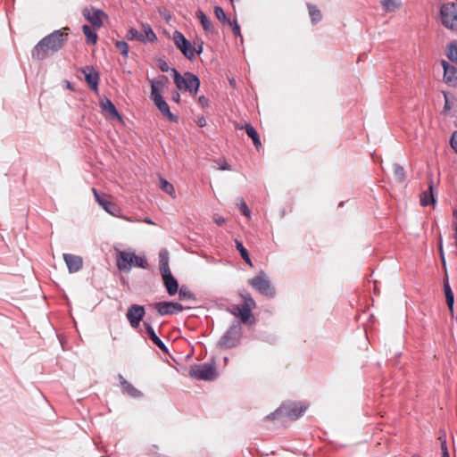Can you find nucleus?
I'll return each mask as SVG.
<instances>
[{
    "instance_id": "4468645a",
    "label": "nucleus",
    "mask_w": 457,
    "mask_h": 457,
    "mask_svg": "<svg viewBox=\"0 0 457 457\" xmlns=\"http://www.w3.org/2000/svg\"><path fill=\"white\" fill-rule=\"evenodd\" d=\"M81 72L85 76V80L88 87L94 91L98 89L99 74L92 66H86L81 69Z\"/></svg>"
},
{
    "instance_id": "f8f14e48",
    "label": "nucleus",
    "mask_w": 457,
    "mask_h": 457,
    "mask_svg": "<svg viewBox=\"0 0 457 457\" xmlns=\"http://www.w3.org/2000/svg\"><path fill=\"white\" fill-rule=\"evenodd\" d=\"M155 309L160 315L164 316L180 312L184 310V307L178 303L160 302L155 304Z\"/></svg>"
},
{
    "instance_id": "c03bdc74",
    "label": "nucleus",
    "mask_w": 457,
    "mask_h": 457,
    "mask_svg": "<svg viewBox=\"0 0 457 457\" xmlns=\"http://www.w3.org/2000/svg\"><path fill=\"white\" fill-rule=\"evenodd\" d=\"M238 207L245 216H246L247 218L251 216V212L244 201H240V203L238 204Z\"/></svg>"
},
{
    "instance_id": "3c124183",
    "label": "nucleus",
    "mask_w": 457,
    "mask_h": 457,
    "mask_svg": "<svg viewBox=\"0 0 457 457\" xmlns=\"http://www.w3.org/2000/svg\"><path fill=\"white\" fill-rule=\"evenodd\" d=\"M171 98L177 104L180 102V95L177 91L172 92Z\"/></svg>"
},
{
    "instance_id": "423d86ee",
    "label": "nucleus",
    "mask_w": 457,
    "mask_h": 457,
    "mask_svg": "<svg viewBox=\"0 0 457 457\" xmlns=\"http://www.w3.org/2000/svg\"><path fill=\"white\" fill-rule=\"evenodd\" d=\"M192 378L200 380H214L218 374L216 368L212 363H202L192 368L189 371Z\"/></svg>"
},
{
    "instance_id": "72a5a7b5",
    "label": "nucleus",
    "mask_w": 457,
    "mask_h": 457,
    "mask_svg": "<svg viewBox=\"0 0 457 457\" xmlns=\"http://www.w3.org/2000/svg\"><path fill=\"white\" fill-rule=\"evenodd\" d=\"M160 187L162 191H164L165 193H167L173 198L176 197L175 189H174L173 185L162 178L160 179Z\"/></svg>"
},
{
    "instance_id": "a19ab883",
    "label": "nucleus",
    "mask_w": 457,
    "mask_h": 457,
    "mask_svg": "<svg viewBox=\"0 0 457 457\" xmlns=\"http://www.w3.org/2000/svg\"><path fill=\"white\" fill-rule=\"evenodd\" d=\"M214 14H215L216 18H217L220 21H221V22H223V23H225V22H228V21L227 20V17H226L225 12H224V11H223V9H222L221 7H220V6H216V7L214 8Z\"/></svg>"
},
{
    "instance_id": "39448f33",
    "label": "nucleus",
    "mask_w": 457,
    "mask_h": 457,
    "mask_svg": "<svg viewBox=\"0 0 457 457\" xmlns=\"http://www.w3.org/2000/svg\"><path fill=\"white\" fill-rule=\"evenodd\" d=\"M305 409L306 408H303L297 403L283 404L275 412L267 416V418L275 420L285 417L288 420H295L303 413Z\"/></svg>"
},
{
    "instance_id": "79ce46f5",
    "label": "nucleus",
    "mask_w": 457,
    "mask_h": 457,
    "mask_svg": "<svg viewBox=\"0 0 457 457\" xmlns=\"http://www.w3.org/2000/svg\"><path fill=\"white\" fill-rule=\"evenodd\" d=\"M228 23L229 24V26L231 27V29L234 33V35L236 37H240L241 36V32H240V27L237 23V21L236 20L234 21H228Z\"/></svg>"
},
{
    "instance_id": "4c0bfd02",
    "label": "nucleus",
    "mask_w": 457,
    "mask_h": 457,
    "mask_svg": "<svg viewBox=\"0 0 457 457\" xmlns=\"http://www.w3.org/2000/svg\"><path fill=\"white\" fill-rule=\"evenodd\" d=\"M393 170H394V174H395V178L397 179V180L400 182L404 181V179H405L404 169L401 165H399L397 163H394Z\"/></svg>"
},
{
    "instance_id": "2f4dec72",
    "label": "nucleus",
    "mask_w": 457,
    "mask_h": 457,
    "mask_svg": "<svg viewBox=\"0 0 457 457\" xmlns=\"http://www.w3.org/2000/svg\"><path fill=\"white\" fill-rule=\"evenodd\" d=\"M82 30L84 35L87 37V42L92 45H95L97 41V35L94 32L88 25H84L82 27Z\"/></svg>"
},
{
    "instance_id": "e433bc0d",
    "label": "nucleus",
    "mask_w": 457,
    "mask_h": 457,
    "mask_svg": "<svg viewBox=\"0 0 457 457\" xmlns=\"http://www.w3.org/2000/svg\"><path fill=\"white\" fill-rule=\"evenodd\" d=\"M240 295L244 301V304L242 306L246 307L250 310L255 308V302L248 293H241Z\"/></svg>"
},
{
    "instance_id": "13d9d810",
    "label": "nucleus",
    "mask_w": 457,
    "mask_h": 457,
    "mask_svg": "<svg viewBox=\"0 0 457 457\" xmlns=\"http://www.w3.org/2000/svg\"><path fill=\"white\" fill-rule=\"evenodd\" d=\"M66 84H67V87L69 89H72V86H71V84L69 81H66Z\"/></svg>"
},
{
    "instance_id": "09e8293b",
    "label": "nucleus",
    "mask_w": 457,
    "mask_h": 457,
    "mask_svg": "<svg viewBox=\"0 0 457 457\" xmlns=\"http://www.w3.org/2000/svg\"><path fill=\"white\" fill-rule=\"evenodd\" d=\"M453 226L455 228V234L457 236V210L454 209L453 212Z\"/></svg>"
},
{
    "instance_id": "4d7b16f0",
    "label": "nucleus",
    "mask_w": 457,
    "mask_h": 457,
    "mask_svg": "<svg viewBox=\"0 0 457 457\" xmlns=\"http://www.w3.org/2000/svg\"><path fill=\"white\" fill-rule=\"evenodd\" d=\"M205 101H206V99H205V97H204V96H200V97H199V102H200L201 104H204Z\"/></svg>"
},
{
    "instance_id": "2eb2a0df",
    "label": "nucleus",
    "mask_w": 457,
    "mask_h": 457,
    "mask_svg": "<svg viewBox=\"0 0 457 457\" xmlns=\"http://www.w3.org/2000/svg\"><path fill=\"white\" fill-rule=\"evenodd\" d=\"M83 15L95 28H101L103 25V17L105 16L104 12L99 9L97 10H83Z\"/></svg>"
},
{
    "instance_id": "680f3d73",
    "label": "nucleus",
    "mask_w": 457,
    "mask_h": 457,
    "mask_svg": "<svg viewBox=\"0 0 457 457\" xmlns=\"http://www.w3.org/2000/svg\"><path fill=\"white\" fill-rule=\"evenodd\" d=\"M231 1L233 2L234 0H231Z\"/></svg>"
},
{
    "instance_id": "f704fd0d",
    "label": "nucleus",
    "mask_w": 457,
    "mask_h": 457,
    "mask_svg": "<svg viewBox=\"0 0 457 457\" xmlns=\"http://www.w3.org/2000/svg\"><path fill=\"white\" fill-rule=\"evenodd\" d=\"M235 244H236L237 249L240 253V255H241L242 259L245 260V262L248 263L250 266H253V263H252L251 259L249 257L248 251L245 248L243 244L240 241H238V240H235Z\"/></svg>"
},
{
    "instance_id": "9d476101",
    "label": "nucleus",
    "mask_w": 457,
    "mask_h": 457,
    "mask_svg": "<svg viewBox=\"0 0 457 457\" xmlns=\"http://www.w3.org/2000/svg\"><path fill=\"white\" fill-rule=\"evenodd\" d=\"M92 193L97 204L106 212L112 216L118 215V213L120 212V208L114 203L109 200V195L98 193V191L95 187L92 188Z\"/></svg>"
},
{
    "instance_id": "a878e982",
    "label": "nucleus",
    "mask_w": 457,
    "mask_h": 457,
    "mask_svg": "<svg viewBox=\"0 0 457 457\" xmlns=\"http://www.w3.org/2000/svg\"><path fill=\"white\" fill-rule=\"evenodd\" d=\"M444 292L445 295V301L448 308L450 309L451 312H453V303H454V296L453 293L450 287V285L448 283V280H446L444 283Z\"/></svg>"
},
{
    "instance_id": "6e6d98bb",
    "label": "nucleus",
    "mask_w": 457,
    "mask_h": 457,
    "mask_svg": "<svg viewBox=\"0 0 457 457\" xmlns=\"http://www.w3.org/2000/svg\"><path fill=\"white\" fill-rule=\"evenodd\" d=\"M449 109H450V105H449L447 98L445 97V110H449Z\"/></svg>"
},
{
    "instance_id": "de8ad7c7",
    "label": "nucleus",
    "mask_w": 457,
    "mask_h": 457,
    "mask_svg": "<svg viewBox=\"0 0 457 457\" xmlns=\"http://www.w3.org/2000/svg\"><path fill=\"white\" fill-rule=\"evenodd\" d=\"M451 145L454 149V151L457 153V131L453 132V134L452 136Z\"/></svg>"
},
{
    "instance_id": "f3484780",
    "label": "nucleus",
    "mask_w": 457,
    "mask_h": 457,
    "mask_svg": "<svg viewBox=\"0 0 457 457\" xmlns=\"http://www.w3.org/2000/svg\"><path fill=\"white\" fill-rule=\"evenodd\" d=\"M63 260L71 273L79 271L82 268V258L71 253H63Z\"/></svg>"
},
{
    "instance_id": "5fc2aeb1",
    "label": "nucleus",
    "mask_w": 457,
    "mask_h": 457,
    "mask_svg": "<svg viewBox=\"0 0 457 457\" xmlns=\"http://www.w3.org/2000/svg\"><path fill=\"white\" fill-rule=\"evenodd\" d=\"M205 124H206L205 119H204V117H201V118L198 120V125H199L200 127H204Z\"/></svg>"
},
{
    "instance_id": "473e14b6",
    "label": "nucleus",
    "mask_w": 457,
    "mask_h": 457,
    "mask_svg": "<svg viewBox=\"0 0 457 457\" xmlns=\"http://www.w3.org/2000/svg\"><path fill=\"white\" fill-rule=\"evenodd\" d=\"M446 56L457 64V42L450 43L446 48Z\"/></svg>"
},
{
    "instance_id": "052dcab7",
    "label": "nucleus",
    "mask_w": 457,
    "mask_h": 457,
    "mask_svg": "<svg viewBox=\"0 0 457 457\" xmlns=\"http://www.w3.org/2000/svg\"><path fill=\"white\" fill-rule=\"evenodd\" d=\"M230 84L234 86L235 85V80L234 79L230 80Z\"/></svg>"
},
{
    "instance_id": "5701e85b",
    "label": "nucleus",
    "mask_w": 457,
    "mask_h": 457,
    "mask_svg": "<svg viewBox=\"0 0 457 457\" xmlns=\"http://www.w3.org/2000/svg\"><path fill=\"white\" fill-rule=\"evenodd\" d=\"M144 327L145 328V331L149 336L150 339L153 341V343L156 345L162 351L167 353L168 350L165 344L155 334L153 327L147 322H144Z\"/></svg>"
},
{
    "instance_id": "aec40b11",
    "label": "nucleus",
    "mask_w": 457,
    "mask_h": 457,
    "mask_svg": "<svg viewBox=\"0 0 457 457\" xmlns=\"http://www.w3.org/2000/svg\"><path fill=\"white\" fill-rule=\"evenodd\" d=\"M120 384L121 386L123 393H126L131 397L137 398L142 396V393L137 390L133 385L127 381L121 374L118 375Z\"/></svg>"
},
{
    "instance_id": "ea45409f",
    "label": "nucleus",
    "mask_w": 457,
    "mask_h": 457,
    "mask_svg": "<svg viewBox=\"0 0 457 457\" xmlns=\"http://www.w3.org/2000/svg\"><path fill=\"white\" fill-rule=\"evenodd\" d=\"M115 46H116V48L120 51V53L123 56H125V57L128 56L129 47V45H128L127 42H125V41H116L115 42Z\"/></svg>"
},
{
    "instance_id": "393cba45",
    "label": "nucleus",
    "mask_w": 457,
    "mask_h": 457,
    "mask_svg": "<svg viewBox=\"0 0 457 457\" xmlns=\"http://www.w3.org/2000/svg\"><path fill=\"white\" fill-rule=\"evenodd\" d=\"M196 17L198 18L203 29L206 32L214 33L213 26L210 19L201 10L196 12Z\"/></svg>"
},
{
    "instance_id": "a211bd4d",
    "label": "nucleus",
    "mask_w": 457,
    "mask_h": 457,
    "mask_svg": "<svg viewBox=\"0 0 457 457\" xmlns=\"http://www.w3.org/2000/svg\"><path fill=\"white\" fill-rule=\"evenodd\" d=\"M164 286L170 295H174L179 290V283L177 279L172 276L170 270L167 273H161Z\"/></svg>"
},
{
    "instance_id": "6ab92c4d",
    "label": "nucleus",
    "mask_w": 457,
    "mask_h": 457,
    "mask_svg": "<svg viewBox=\"0 0 457 457\" xmlns=\"http://www.w3.org/2000/svg\"><path fill=\"white\" fill-rule=\"evenodd\" d=\"M168 81V78L165 76H160L151 80V95L150 98L162 96L161 91L164 87Z\"/></svg>"
},
{
    "instance_id": "c9c22d12",
    "label": "nucleus",
    "mask_w": 457,
    "mask_h": 457,
    "mask_svg": "<svg viewBox=\"0 0 457 457\" xmlns=\"http://www.w3.org/2000/svg\"><path fill=\"white\" fill-rule=\"evenodd\" d=\"M179 297L180 300H195L194 294L185 286L179 290Z\"/></svg>"
},
{
    "instance_id": "4be33fe9",
    "label": "nucleus",
    "mask_w": 457,
    "mask_h": 457,
    "mask_svg": "<svg viewBox=\"0 0 457 457\" xmlns=\"http://www.w3.org/2000/svg\"><path fill=\"white\" fill-rule=\"evenodd\" d=\"M100 106L102 111L108 114L111 118L121 120V117L116 110L115 105L108 98L102 99L100 101Z\"/></svg>"
},
{
    "instance_id": "a18cd8bd",
    "label": "nucleus",
    "mask_w": 457,
    "mask_h": 457,
    "mask_svg": "<svg viewBox=\"0 0 457 457\" xmlns=\"http://www.w3.org/2000/svg\"><path fill=\"white\" fill-rule=\"evenodd\" d=\"M217 164H218V169H220L221 170H231L230 165L224 160L218 161Z\"/></svg>"
},
{
    "instance_id": "58836bf2",
    "label": "nucleus",
    "mask_w": 457,
    "mask_h": 457,
    "mask_svg": "<svg viewBox=\"0 0 457 457\" xmlns=\"http://www.w3.org/2000/svg\"><path fill=\"white\" fill-rule=\"evenodd\" d=\"M127 38L129 40H137V41H144L143 34L138 32L136 29L131 28L128 30L127 33Z\"/></svg>"
},
{
    "instance_id": "dca6fc26",
    "label": "nucleus",
    "mask_w": 457,
    "mask_h": 457,
    "mask_svg": "<svg viewBox=\"0 0 457 457\" xmlns=\"http://www.w3.org/2000/svg\"><path fill=\"white\" fill-rule=\"evenodd\" d=\"M441 65L444 69V81L447 84H457V68L450 64L447 61L442 60Z\"/></svg>"
},
{
    "instance_id": "c85d7f7f",
    "label": "nucleus",
    "mask_w": 457,
    "mask_h": 457,
    "mask_svg": "<svg viewBox=\"0 0 457 457\" xmlns=\"http://www.w3.org/2000/svg\"><path fill=\"white\" fill-rule=\"evenodd\" d=\"M143 29V38L144 43L145 42H155L157 40V37L155 33L153 31L152 28L148 24H143L142 25Z\"/></svg>"
},
{
    "instance_id": "7c9ffc66",
    "label": "nucleus",
    "mask_w": 457,
    "mask_h": 457,
    "mask_svg": "<svg viewBox=\"0 0 457 457\" xmlns=\"http://www.w3.org/2000/svg\"><path fill=\"white\" fill-rule=\"evenodd\" d=\"M307 8L309 11V15L311 16V19H312V22L313 24L321 21V18H322L321 12L316 5L312 4H307Z\"/></svg>"
},
{
    "instance_id": "b1692460",
    "label": "nucleus",
    "mask_w": 457,
    "mask_h": 457,
    "mask_svg": "<svg viewBox=\"0 0 457 457\" xmlns=\"http://www.w3.org/2000/svg\"><path fill=\"white\" fill-rule=\"evenodd\" d=\"M382 9L386 12H395L402 7V0H379Z\"/></svg>"
},
{
    "instance_id": "c756f323",
    "label": "nucleus",
    "mask_w": 457,
    "mask_h": 457,
    "mask_svg": "<svg viewBox=\"0 0 457 457\" xmlns=\"http://www.w3.org/2000/svg\"><path fill=\"white\" fill-rule=\"evenodd\" d=\"M237 312H234L235 315H238L243 322H247L248 320L252 316V310L244 307L242 305H237L236 306Z\"/></svg>"
},
{
    "instance_id": "20e7f679",
    "label": "nucleus",
    "mask_w": 457,
    "mask_h": 457,
    "mask_svg": "<svg viewBox=\"0 0 457 457\" xmlns=\"http://www.w3.org/2000/svg\"><path fill=\"white\" fill-rule=\"evenodd\" d=\"M174 83L180 91H188L195 95L200 86L199 79L191 72H186L180 75L177 70L173 69Z\"/></svg>"
},
{
    "instance_id": "ddd939ff",
    "label": "nucleus",
    "mask_w": 457,
    "mask_h": 457,
    "mask_svg": "<svg viewBox=\"0 0 457 457\" xmlns=\"http://www.w3.org/2000/svg\"><path fill=\"white\" fill-rule=\"evenodd\" d=\"M151 100L154 102V105L165 118L173 122L179 121L178 116L174 115L170 112L168 104L165 102L162 96L154 97L151 98Z\"/></svg>"
},
{
    "instance_id": "7ed1b4c3",
    "label": "nucleus",
    "mask_w": 457,
    "mask_h": 457,
    "mask_svg": "<svg viewBox=\"0 0 457 457\" xmlns=\"http://www.w3.org/2000/svg\"><path fill=\"white\" fill-rule=\"evenodd\" d=\"M440 21L447 29L457 32V4L447 2L440 6Z\"/></svg>"
},
{
    "instance_id": "37998d69",
    "label": "nucleus",
    "mask_w": 457,
    "mask_h": 457,
    "mask_svg": "<svg viewBox=\"0 0 457 457\" xmlns=\"http://www.w3.org/2000/svg\"><path fill=\"white\" fill-rule=\"evenodd\" d=\"M441 444L442 457H450L447 450L446 440L443 436H439Z\"/></svg>"
},
{
    "instance_id": "603ef678",
    "label": "nucleus",
    "mask_w": 457,
    "mask_h": 457,
    "mask_svg": "<svg viewBox=\"0 0 457 457\" xmlns=\"http://www.w3.org/2000/svg\"><path fill=\"white\" fill-rule=\"evenodd\" d=\"M159 67H160L162 71H169V66H168L167 62H164V61H162L159 63Z\"/></svg>"
},
{
    "instance_id": "0eeeda50",
    "label": "nucleus",
    "mask_w": 457,
    "mask_h": 457,
    "mask_svg": "<svg viewBox=\"0 0 457 457\" xmlns=\"http://www.w3.org/2000/svg\"><path fill=\"white\" fill-rule=\"evenodd\" d=\"M250 285L260 294L268 296L273 297L275 295V290L272 287L268 277L263 272L259 273L257 276L253 277L250 280Z\"/></svg>"
},
{
    "instance_id": "cd10ccee",
    "label": "nucleus",
    "mask_w": 457,
    "mask_h": 457,
    "mask_svg": "<svg viewBox=\"0 0 457 457\" xmlns=\"http://www.w3.org/2000/svg\"><path fill=\"white\" fill-rule=\"evenodd\" d=\"M160 258V271L161 273H167L170 271L169 267V254L166 250H162L159 253Z\"/></svg>"
},
{
    "instance_id": "9b49d317",
    "label": "nucleus",
    "mask_w": 457,
    "mask_h": 457,
    "mask_svg": "<svg viewBox=\"0 0 457 457\" xmlns=\"http://www.w3.org/2000/svg\"><path fill=\"white\" fill-rule=\"evenodd\" d=\"M145 314L144 306L138 304H132L129 307L126 317L134 328L139 327L140 321L143 320Z\"/></svg>"
},
{
    "instance_id": "49530a36",
    "label": "nucleus",
    "mask_w": 457,
    "mask_h": 457,
    "mask_svg": "<svg viewBox=\"0 0 457 457\" xmlns=\"http://www.w3.org/2000/svg\"><path fill=\"white\" fill-rule=\"evenodd\" d=\"M213 220L219 226H221V225H223L226 222V219L224 217H222V216L218 215V214H215L213 216Z\"/></svg>"
},
{
    "instance_id": "f03ea898",
    "label": "nucleus",
    "mask_w": 457,
    "mask_h": 457,
    "mask_svg": "<svg viewBox=\"0 0 457 457\" xmlns=\"http://www.w3.org/2000/svg\"><path fill=\"white\" fill-rule=\"evenodd\" d=\"M116 265L120 270L129 271L132 267L146 269V258L138 256L134 252L116 250Z\"/></svg>"
},
{
    "instance_id": "1a4fd4ad",
    "label": "nucleus",
    "mask_w": 457,
    "mask_h": 457,
    "mask_svg": "<svg viewBox=\"0 0 457 457\" xmlns=\"http://www.w3.org/2000/svg\"><path fill=\"white\" fill-rule=\"evenodd\" d=\"M173 41L185 57L189 60H193L195 58V49L192 46L191 42L187 40L181 32L176 30L173 33Z\"/></svg>"
},
{
    "instance_id": "f257e3e1",
    "label": "nucleus",
    "mask_w": 457,
    "mask_h": 457,
    "mask_svg": "<svg viewBox=\"0 0 457 457\" xmlns=\"http://www.w3.org/2000/svg\"><path fill=\"white\" fill-rule=\"evenodd\" d=\"M68 29L65 27L44 37L32 49L31 57L41 61L59 51L68 40V34L63 32V30Z\"/></svg>"
},
{
    "instance_id": "412c9836",
    "label": "nucleus",
    "mask_w": 457,
    "mask_h": 457,
    "mask_svg": "<svg viewBox=\"0 0 457 457\" xmlns=\"http://www.w3.org/2000/svg\"><path fill=\"white\" fill-rule=\"evenodd\" d=\"M434 204H436V194L434 184L432 181H430L428 190L424 191L420 195V204L423 206H428Z\"/></svg>"
},
{
    "instance_id": "6e6552de",
    "label": "nucleus",
    "mask_w": 457,
    "mask_h": 457,
    "mask_svg": "<svg viewBox=\"0 0 457 457\" xmlns=\"http://www.w3.org/2000/svg\"><path fill=\"white\" fill-rule=\"evenodd\" d=\"M241 327L239 324L232 325L220 338L219 344L226 348L235 347L240 339Z\"/></svg>"
},
{
    "instance_id": "864d4df0",
    "label": "nucleus",
    "mask_w": 457,
    "mask_h": 457,
    "mask_svg": "<svg viewBox=\"0 0 457 457\" xmlns=\"http://www.w3.org/2000/svg\"><path fill=\"white\" fill-rule=\"evenodd\" d=\"M440 255H441L443 266L445 267V255H444L442 245H440Z\"/></svg>"
},
{
    "instance_id": "bb28decb",
    "label": "nucleus",
    "mask_w": 457,
    "mask_h": 457,
    "mask_svg": "<svg viewBox=\"0 0 457 457\" xmlns=\"http://www.w3.org/2000/svg\"><path fill=\"white\" fill-rule=\"evenodd\" d=\"M245 131L248 137L252 138L254 146L259 149L262 146V143L255 129L250 124H245Z\"/></svg>"
},
{
    "instance_id": "8fccbe9b",
    "label": "nucleus",
    "mask_w": 457,
    "mask_h": 457,
    "mask_svg": "<svg viewBox=\"0 0 457 457\" xmlns=\"http://www.w3.org/2000/svg\"><path fill=\"white\" fill-rule=\"evenodd\" d=\"M195 48H194L195 54L197 53L198 54H200L203 52V42L200 41L198 44L196 42H195Z\"/></svg>"
},
{
    "instance_id": "bf43d9fd",
    "label": "nucleus",
    "mask_w": 457,
    "mask_h": 457,
    "mask_svg": "<svg viewBox=\"0 0 457 457\" xmlns=\"http://www.w3.org/2000/svg\"><path fill=\"white\" fill-rule=\"evenodd\" d=\"M145 222H146V223H149V224H153L152 220H148V219H146V220H145Z\"/></svg>"
}]
</instances>
